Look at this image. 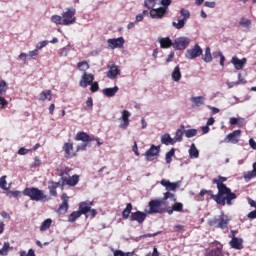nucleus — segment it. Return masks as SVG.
<instances>
[{
  "label": "nucleus",
  "mask_w": 256,
  "mask_h": 256,
  "mask_svg": "<svg viewBox=\"0 0 256 256\" xmlns=\"http://www.w3.org/2000/svg\"><path fill=\"white\" fill-rule=\"evenodd\" d=\"M62 149L64 151V156L67 159L77 156V153H78L77 148L76 149L74 148L73 143L70 140L64 143Z\"/></svg>",
  "instance_id": "nucleus-6"
},
{
  "label": "nucleus",
  "mask_w": 256,
  "mask_h": 256,
  "mask_svg": "<svg viewBox=\"0 0 256 256\" xmlns=\"http://www.w3.org/2000/svg\"><path fill=\"white\" fill-rule=\"evenodd\" d=\"M254 177H256V162L253 164V170L248 171L244 174V178L246 181H250Z\"/></svg>",
  "instance_id": "nucleus-31"
},
{
  "label": "nucleus",
  "mask_w": 256,
  "mask_h": 256,
  "mask_svg": "<svg viewBox=\"0 0 256 256\" xmlns=\"http://www.w3.org/2000/svg\"><path fill=\"white\" fill-rule=\"evenodd\" d=\"M248 219H256V210L254 211H251L249 214H248Z\"/></svg>",
  "instance_id": "nucleus-64"
},
{
  "label": "nucleus",
  "mask_w": 256,
  "mask_h": 256,
  "mask_svg": "<svg viewBox=\"0 0 256 256\" xmlns=\"http://www.w3.org/2000/svg\"><path fill=\"white\" fill-rule=\"evenodd\" d=\"M180 13L185 21L190 18V12L188 10L181 9Z\"/></svg>",
  "instance_id": "nucleus-57"
},
{
  "label": "nucleus",
  "mask_w": 256,
  "mask_h": 256,
  "mask_svg": "<svg viewBox=\"0 0 256 256\" xmlns=\"http://www.w3.org/2000/svg\"><path fill=\"white\" fill-rule=\"evenodd\" d=\"M51 21L57 25H63L64 26V23H63V17L59 16V15H53L51 17Z\"/></svg>",
  "instance_id": "nucleus-44"
},
{
  "label": "nucleus",
  "mask_w": 256,
  "mask_h": 256,
  "mask_svg": "<svg viewBox=\"0 0 256 256\" xmlns=\"http://www.w3.org/2000/svg\"><path fill=\"white\" fill-rule=\"evenodd\" d=\"M10 249H13V247H11V244L9 242H4L2 249H0V255L7 256Z\"/></svg>",
  "instance_id": "nucleus-34"
},
{
  "label": "nucleus",
  "mask_w": 256,
  "mask_h": 256,
  "mask_svg": "<svg viewBox=\"0 0 256 256\" xmlns=\"http://www.w3.org/2000/svg\"><path fill=\"white\" fill-rule=\"evenodd\" d=\"M159 153H160V147L152 145L150 147V149H148L145 152L146 160L147 161H153L154 159H156L159 156Z\"/></svg>",
  "instance_id": "nucleus-8"
},
{
  "label": "nucleus",
  "mask_w": 256,
  "mask_h": 256,
  "mask_svg": "<svg viewBox=\"0 0 256 256\" xmlns=\"http://www.w3.org/2000/svg\"><path fill=\"white\" fill-rule=\"evenodd\" d=\"M28 57H30L33 60H36L39 57V50L36 48L35 50L30 51L28 53Z\"/></svg>",
  "instance_id": "nucleus-53"
},
{
  "label": "nucleus",
  "mask_w": 256,
  "mask_h": 256,
  "mask_svg": "<svg viewBox=\"0 0 256 256\" xmlns=\"http://www.w3.org/2000/svg\"><path fill=\"white\" fill-rule=\"evenodd\" d=\"M167 199H174V201H176L175 195H174L173 193H171V192H166V193H164V198H163V200H164V201H167Z\"/></svg>",
  "instance_id": "nucleus-58"
},
{
  "label": "nucleus",
  "mask_w": 256,
  "mask_h": 256,
  "mask_svg": "<svg viewBox=\"0 0 256 256\" xmlns=\"http://www.w3.org/2000/svg\"><path fill=\"white\" fill-rule=\"evenodd\" d=\"M182 75L180 72V67L176 66L173 73H172V79L176 82H178L181 79Z\"/></svg>",
  "instance_id": "nucleus-37"
},
{
  "label": "nucleus",
  "mask_w": 256,
  "mask_h": 256,
  "mask_svg": "<svg viewBox=\"0 0 256 256\" xmlns=\"http://www.w3.org/2000/svg\"><path fill=\"white\" fill-rule=\"evenodd\" d=\"M108 48L114 50L116 48H122L124 46L125 40L123 37L119 38H113V39H108Z\"/></svg>",
  "instance_id": "nucleus-11"
},
{
  "label": "nucleus",
  "mask_w": 256,
  "mask_h": 256,
  "mask_svg": "<svg viewBox=\"0 0 256 256\" xmlns=\"http://www.w3.org/2000/svg\"><path fill=\"white\" fill-rule=\"evenodd\" d=\"M69 49L64 47L60 50L59 55L60 57H66L68 55Z\"/></svg>",
  "instance_id": "nucleus-61"
},
{
  "label": "nucleus",
  "mask_w": 256,
  "mask_h": 256,
  "mask_svg": "<svg viewBox=\"0 0 256 256\" xmlns=\"http://www.w3.org/2000/svg\"><path fill=\"white\" fill-rule=\"evenodd\" d=\"M204 195H209L210 199H212L213 201H215L216 203L218 202V194H214L212 190H205L202 189L200 191V197H204Z\"/></svg>",
  "instance_id": "nucleus-26"
},
{
  "label": "nucleus",
  "mask_w": 256,
  "mask_h": 256,
  "mask_svg": "<svg viewBox=\"0 0 256 256\" xmlns=\"http://www.w3.org/2000/svg\"><path fill=\"white\" fill-rule=\"evenodd\" d=\"M206 256H223L222 248L216 247L209 251Z\"/></svg>",
  "instance_id": "nucleus-38"
},
{
  "label": "nucleus",
  "mask_w": 256,
  "mask_h": 256,
  "mask_svg": "<svg viewBox=\"0 0 256 256\" xmlns=\"http://www.w3.org/2000/svg\"><path fill=\"white\" fill-rule=\"evenodd\" d=\"M52 220L50 218L44 220L40 226V231H47L51 227Z\"/></svg>",
  "instance_id": "nucleus-40"
},
{
  "label": "nucleus",
  "mask_w": 256,
  "mask_h": 256,
  "mask_svg": "<svg viewBox=\"0 0 256 256\" xmlns=\"http://www.w3.org/2000/svg\"><path fill=\"white\" fill-rule=\"evenodd\" d=\"M61 201L62 203L60 204L57 213H59V215H65V213H67L68 208H69V197L67 196L66 193H63L61 195Z\"/></svg>",
  "instance_id": "nucleus-9"
},
{
  "label": "nucleus",
  "mask_w": 256,
  "mask_h": 256,
  "mask_svg": "<svg viewBox=\"0 0 256 256\" xmlns=\"http://www.w3.org/2000/svg\"><path fill=\"white\" fill-rule=\"evenodd\" d=\"M190 43V40L188 38H179L175 40L174 48L177 50H184Z\"/></svg>",
  "instance_id": "nucleus-20"
},
{
  "label": "nucleus",
  "mask_w": 256,
  "mask_h": 256,
  "mask_svg": "<svg viewBox=\"0 0 256 256\" xmlns=\"http://www.w3.org/2000/svg\"><path fill=\"white\" fill-rule=\"evenodd\" d=\"M75 140L76 141H82V142H87L90 143L92 142L94 139L91 138L87 133L85 132H78L75 136Z\"/></svg>",
  "instance_id": "nucleus-23"
},
{
  "label": "nucleus",
  "mask_w": 256,
  "mask_h": 256,
  "mask_svg": "<svg viewBox=\"0 0 256 256\" xmlns=\"http://www.w3.org/2000/svg\"><path fill=\"white\" fill-rule=\"evenodd\" d=\"M239 24L243 27L249 28L251 26V20L246 18H241Z\"/></svg>",
  "instance_id": "nucleus-52"
},
{
  "label": "nucleus",
  "mask_w": 256,
  "mask_h": 256,
  "mask_svg": "<svg viewBox=\"0 0 256 256\" xmlns=\"http://www.w3.org/2000/svg\"><path fill=\"white\" fill-rule=\"evenodd\" d=\"M240 136H241V130H235L232 133L227 135V137L224 139V142L236 144L239 142Z\"/></svg>",
  "instance_id": "nucleus-13"
},
{
  "label": "nucleus",
  "mask_w": 256,
  "mask_h": 256,
  "mask_svg": "<svg viewBox=\"0 0 256 256\" xmlns=\"http://www.w3.org/2000/svg\"><path fill=\"white\" fill-rule=\"evenodd\" d=\"M39 100L40 101H45V100H48V101H51L52 100V92L51 90H44L40 93L39 95Z\"/></svg>",
  "instance_id": "nucleus-27"
},
{
  "label": "nucleus",
  "mask_w": 256,
  "mask_h": 256,
  "mask_svg": "<svg viewBox=\"0 0 256 256\" xmlns=\"http://www.w3.org/2000/svg\"><path fill=\"white\" fill-rule=\"evenodd\" d=\"M184 133H185V126L181 125L180 128L176 132V135H175V138H174L175 142L176 141L181 142Z\"/></svg>",
  "instance_id": "nucleus-32"
},
{
  "label": "nucleus",
  "mask_w": 256,
  "mask_h": 256,
  "mask_svg": "<svg viewBox=\"0 0 256 256\" xmlns=\"http://www.w3.org/2000/svg\"><path fill=\"white\" fill-rule=\"evenodd\" d=\"M213 56H214V58L220 57V65L222 67H224V62H225L226 59H225L224 55L222 54V52L214 53Z\"/></svg>",
  "instance_id": "nucleus-51"
},
{
  "label": "nucleus",
  "mask_w": 256,
  "mask_h": 256,
  "mask_svg": "<svg viewBox=\"0 0 256 256\" xmlns=\"http://www.w3.org/2000/svg\"><path fill=\"white\" fill-rule=\"evenodd\" d=\"M197 130L196 129H188L184 130V134L187 138H192L197 135Z\"/></svg>",
  "instance_id": "nucleus-47"
},
{
  "label": "nucleus",
  "mask_w": 256,
  "mask_h": 256,
  "mask_svg": "<svg viewBox=\"0 0 256 256\" xmlns=\"http://www.w3.org/2000/svg\"><path fill=\"white\" fill-rule=\"evenodd\" d=\"M23 195L29 197L31 201H48L47 196L42 190L36 187H27L23 190Z\"/></svg>",
  "instance_id": "nucleus-3"
},
{
  "label": "nucleus",
  "mask_w": 256,
  "mask_h": 256,
  "mask_svg": "<svg viewBox=\"0 0 256 256\" xmlns=\"http://www.w3.org/2000/svg\"><path fill=\"white\" fill-rule=\"evenodd\" d=\"M160 183L163 187H166L167 191H176V189H178L179 187L177 183L170 182L169 180L166 179H162Z\"/></svg>",
  "instance_id": "nucleus-22"
},
{
  "label": "nucleus",
  "mask_w": 256,
  "mask_h": 256,
  "mask_svg": "<svg viewBox=\"0 0 256 256\" xmlns=\"http://www.w3.org/2000/svg\"><path fill=\"white\" fill-rule=\"evenodd\" d=\"M119 88L117 86L113 88H105L103 89V94L107 97H113L117 92Z\"/></svg>",
  "instance_id": "nucleus-29"
},
{
  "label": "nucleus",
  "mask_w": 256,
  "mask_h": 256,
  "mask_svg": "<svg viewBox=\"0 0 256 256\" xmlns=\"http://www.w3.org/2000/svg\"><path fill=\"white\" fill-rule=\"evenodd\" d=\"M173 211H176L177 213H182L183 211V204L180 202H176L173 206H172Z\"/></svg>",
  "instance_id": "nucleus-49"
},
{
  "label": "nucleus",
  "mask_w": 256,
  "mask_h": 256,
  "mask_svg": "<svg viewBox=\"0 0 256 256\" xmlns=\"http://www.w3.org/2000/svg\"><path fill=\"white\" fill-rule=\"evenodd\" d=\"M208 225H210V227H216V229H227L228 225H229V219L225 218L224 213H222L221 215L215 216L212 219H210L208 221Z\"/></svg>",
  "instance_id": "nucleus-4"
},
{
  "label": "nucleus",
  "mask_w": 256,
  "mask_h": 256,
  "mask_svg": "<svg viewBox=\"0 0 256 256\" xmlns=\"http://www.w3.org/2000/svg\"><path fill=\"white\" fill-rule=\"evenodd\" d=\"M189 155H190L191 158H198L199 157V151L196 148L194 143L191 144V148L189 150Z\"/></svg>",
  "instance_id": "nucleus-39"
},
{
  "label": "nucleus",
  "mask_w": 256,
  "mask_h": 256,
  "mask_svg": "<svg viewBox=\"0 0 256 256\" xmlns=\"http://www.w3.org/2000/svg\"><path fill=\"white\" fill-rule=\"evenodd\" d=\"M91 92H97L99 90V85L97 82H92L91 84V88H90Z\"/></svg>",
  "instance_id": "nucleus-60"
},
{
  "label": "nucleus",
  "mask_w": 256,
  "mask_h": 256,
  "mask_svg": "<svg viewBox=\"0 0 256 256\" xmlns=\"http://www.w3.org/2000/svg\"><path fill=\"white\" fill-rule=\"evenodd\" d=\"M58 187H60V183L59 182H54V181H49L48 182V189H49V193L52 197H57V190Z\"/></svg>",
  "instance_id": "nucleus-24"
},
{
  "label": "nucleus",
  "mask_w": 256,
  "mask_h": 256,
  "mask_svg": "<svg viewBox=\"0 0 256 256\" xmlns=\"http://www.w3.org/2000/svg\"><path fill=\"white\" fill-rule=\"evenodd\" d=\"M159 43H160V47L162 49H168L171 46L174 47V43L172 42V40L169 37L159 39Z\"/></svg>",
  "instance_id": "nucleus-25"
},
{
  "label": "nucleus",
  "mask_w": 256,
  "mask_h": 256,
  "mask_svg": "<svg viewBox=\"0 0 256 256\" xmlns=\"http://www.w3.org/2000/svg\"><path fill=\"white\" fill-rule=\"evenodd\" d=\"M41 165V160L39 159V157H35L34 162L32 163V167L37 168Z\"/></svg>",
  "instance_id": "nucleus-62"
},
{
  "label": "nucleus",
  "mask_w": 256,
  "mask_h": 256,
  "mask_svg": "<svg viewBox=\"0 0 256 256\" xmlns=\"http://www.w3.org/2000/svg\"><path fill=\"white\" fill-rule=\"evenodd\" d=\"M203 53V50L201 49V47L196 44L192 49L187 50L186 52V58L193 60L199 56H201Z\"/></svg>",
  "instance_id": "nucleus-10"
},
{
  "label": "nucleus",
  "mask_w": 256,
  "mask_h": 256,
  "mask_svg": "<svg viewBox=\"0 0 256 256\" xmlns=\"http://www.w3.org/2000/svg\"><path fill=\"white\" fill-rule=\"evenodd\" d=\"M203 60L206 62V63H210L212 61V55H211V49L210 47H207L205 49V55L203 56Z\"/></svg>",
  "instance_id": "nucleus-41"
},
{
  "label": "nucleus",
  "mask_w": 256,
  "mask_h": 256,
  "mask_svg": "<svg viewBox=\"0 0 256 256\" xmlns=\"http://www.w3.org/2000/svg\"><path fill=\"white\" fill-rule=\"evenodd\" d=\"M174 155H175V149H174V148H172L169 152L166 153L165 159H166V162H167L168 164L171 163L172 157H173Z\"/></svg>",
  "instance_id": "nucleus-48"
},
{
  "label": "nucleus",
  "mask_w": 256,
  "mask_h": 256,
  "mask_svg": "<svg viewBox=\"0 0 256 256\" xmlns=\"http://www.w3.org/2000/svg\"><path fill=\"white\" fill-rule=\"evenodd\" d=\"M244 240L242 238H237L236 236H233V238H231V241L229 242L230 247H232V249H236L237 251H241V249H243L244 245Z\"/></svg>",
  "instance_id": "nucleus-16"
},
{
  "label": "nucleus",
  "mask_w": 256,
  "mask_h": 256,
  "mask_svg": "<svg viewBox=\"0 0 256 256\" xmlns=\"http://www.w3.org/2000/svg\"><path fill=\"white\" fill-rule=\"evenodd\" d=\"M163 201L162 200H151L149 202V211L148 214L149 215H155L157 213H163V209H161V205H162Z\"/></svg>",
  "instance_id": "nucleus-7"
},
{
  "label": "nucleus",
  "mask_w": 256,
  "mask_h": 256,
  "mask_svg": "<svg viewBox=\"0 0 256 256\" xmlns=\"http://www.w3.org/2000/svg\"><path fill=\"white\" fill-rule=\"evenodd\" d=\"M244 118H235L232 117L230 118V124L233 125H237L238 127H242L244 125Z\"/></svg>",
  "instance_id": "nucleus-35"
},
{
  "label": "nucleus",
  "mask_w": 256,
  "mask_h": 256,
  "mask_svg": "<svg viewBox=\"0 0 256 256\" xmlns=\"http://www.w3.org/2000/svg\"><path fill=\"white\" fill-rule=\"evenodd\" d=\"M108 73L107 77L110 79L116 78L118 75L121 74V71L119 69V66L115 65L114 63L108 65Z\"/></svg>",
  "instance_id": "nucleus-17"
},
{
  "label": "nucleus",
  "mask_w": 256,
  "mask_h": 256,
  "mask_svg": "<svg viewBox=\"0 0 256 256\" xmlns=\"http://www.w3.org/2000/svg\"><path fill=\"white\" fill-rule=\"evenodd\" d=\"M227 181L226 177L218 176V178L213 179V183L217 184V189H220V187H227L224 182Z\"/></svg>",
  "instance_id": "nucleus-28"
},
{
  "label": "nucleus",
  "mask_w": 256,
  "mask_h": 256,
  "mask_svg": "<svg viewBox=\"0 0 256 256\" xmlns=\"http://www.w3.org/2000/svg\"><path fill=\"white\" fill-rule=\"evenodd\" d=\"M217 189V205H221L222 207H224V205H232V201L237 199V195L227 186H221Z\"/></svg>",
  "instance_id": "nucleus-2"
},
{
  "label": "nucleus",
  "mask_w": 256,
  "mask_h": 256,
  "mask_svg": "<svg viewBox=\"0 0 256 256\" xmlns=\"http://www.w3.org/2000/svg\"><path fill=\"white\" fill-rule=\"evenodd\" d=\"M130 116H131V113L128 110L122 111V116L120 118L122 120V123L119 125L121 129H124V130L127 129L130 123V120H129Z\"/></svg>",
  "instance_id": "nucleus-19"
},
{
  "label": "nucleus",
  "mask_w": 256,
  "mask_h": 256,
  "mask_svg": "<svg viewBox=\"0 0 256 256\" xmlns=\"http://www.w3.org/2000/svg\"><path fill=\"white\" fill-rule=\"evenodd\" d=\"M114 256H126V253H124L122 250H115L113 252Z\"/></svg>",
  "instance_id": "nucleus-63"
},
{
  "label": "nucleus",
  "mask_w": 256,
  "mask_h": 256,
  "mask_svg": "<svg viewBox=\"0 0 256 256\" xmlns=\"http://www.w3.org/2000/svg\"><path fill=\"white\" fill-rule=\"evenodd\" d=\"M132 209H133L132 204H131V203H128V204L126 205V208H125V209L123 210V212H122V217H123V219H129V215H130Z\"/></svg>",
  "instance_id": "nucleus-36"
},
{
  "label": "nucleus",
  "mask_w": 256,
  "mask_h": 256,
  "mask_svg": "<svg viewBox=\"0 0 256 256\" xmlns=\"http://www.w3.org/2000/svg\"><path fill=\"white\" fill-rule=\"evenodd\" d=\"M166 12H167V8H163V7H160L157 9L153 8L150 10V16L154 19H161L164 17Z\"/></svg>",
  "instance_id": "nucleus-18"
},
{
  "label": "nucleus",
  "mask_w": 256,
  "mask_h": 256,
  "mask_svg": "<svg viewBox=\"0 0 256 256\" xmlns=\"http://www.w3.org/2000/svg\"><path fill=\"white\" fill-rule=\"evenodd\" d=\"M77 69L86 73V70L89 69V64L86 61L79 62L77 64Z\"/></svg>",
  "instance_id": "nucleus-42"
},
{
  "label": "nucleus",
  "mask_w": 256,
  "mask_h": 256,
  "mask_svg": "<svg viewBox=\"0 0 256 256\" xmlns=\"http://www.w3.org/2000/svg\"><path fill=\"white\" fill-rule=\"evenodd\" d=\"M61 179L63 181L62 187L64 185H67L68 187H75L79 182V175L75 174L71 177H62Z\"/></svg>",
  "instance_id": "nucleus-12"
},
{
  "label": "nucleus",
  "mask_w": 256,
  "mask_h": 256,
  "mask_svg": "<svg viewBox=\"0 0 256 256\" xmlns=\"http://www.w3.org/2000/svg\"><path fill=\"white\" fill-rule=\"evenodd\" d=\"M160 2L161 5H163L162 8H166V10L168 9V6L171 4V0H158Z\"/></svg>",
  "instance_id": "nucleus-59"
},
{
  "label": "nucleus",
  "mask_w": 256,
  "mask_h": 256,
  "mask_svg": "<svg viewBox=\"0 0 256 256\" xmlns=\"http://www.w3.org/2000/svg\"><path fill=\"white\" fill-rule=\"evenodd\" d=\"M161 142L165 145H169V144L173 145L176 143V141L172 139L169 134H164L161 137Z\"/></svg>",
  "instance_id": "nucleus-33"
},
{
  "label": "nucleus",
  "mask_w": 256,
  "mask_h": 256,
  "mask_svg": "<svg viewBox=\"0 0 256 256\" xmlns=\"http://www.w3.org/2000/svg\"><path fill=\"white\" fill-rule=\"evenodd\" d=\"M146 217H147L146 213L141 211H136L131 213L130 221H137L139 225H142Z\"/></svg>",
  "instance_id": "nucleus-14"
},
{
  "label": "nucleus",
  "mask_w": 256,
  "mask_h": 256,
  "mask_svg": "<svg viewBox=\"0 0 256 256\" xmlns=\"http://www.w3.org/2000/svg\"><path fill=\"white\" fill-rule=\"evenodd\" d=\"M231 63L234 65L236 70H242L247 63V59L243 58L240 60L237 56H234L231 60Z\"/></svg>",
  "instance_id": "nucleus-21"
},
{
  "label": "nucleus",
  "mask_w": 256,
  "mask_h": 256,
  "mask_svg": "<svg viewBox=\"0 0 256 256\" xmlns=\"http://www.w3.org/2000/svg\"><path fill=\"white\" fill-rule=\"evenodd\" d=\"M93 81H94L93 74L84 73L79 82V85L83 88H86L87 86L91 85Z\"/></svg>",
  "instance_id": "nucleus-15"
},
{
  "label": "nucleus",
  "mask_w": 256,
  "mask_h": 256,
  "mask_svg": "<svg viewBox=\"0 0 256 256\" xmlns=\"http://www.w3.org/2000/svg\"><path fill=\"white\" fill-rule=\"evenodd\" d=\"M9 105V102H7V99L4 97H0V110L5 109Z\"/></svg>",
  "instance_id": "nucleus-56"
},
{
  "label": "nucleus",
  "mask_w": 256,
  "mask_h": 256,
  "mask_svg": "<svg viewBox=\"0 0 256 256\" xmlns=\"http://www.w3.org/2000/svg\"><path fill=\"white\" fill-rule=\"evenodd\" d=\"M75 14L76 10L74 8H67L66 11L62 13L64 26L76 23Z\"/></svg>",
  "instance_id": "nucleus-5"
},
{
  "label": "nucleus",
  "mask_w": 256,
  "mask_h": 256,
  "mask_svg": "<svg viewBox=\"0 0 256 256\" xmlns=\"http://www.w3.org/2000/svg\"><path fill=\"white\" fill-rule=\"evenodd\" d=\"M9 89V84L5 82L4 80L0 81V95L7 92Z\"/></svg>",
  "instance_id": "nucleus-45"
},
{
  "label": "nucleus",
  "mask_w": 256,
  "mask_h": 256,
  "mask_svg": "<svg viewBox=\"0 0 256 256\" xmlns=\"http://www.w3.org/2000/svg\"><path fill=\"white\" fill-rule=\"evenodd\" d=\"M186 22H187V20L181 19V20L178 21V23L173 22L172 25H173L176 29L180 30V29H182V28L185 26Z\"/></svg>",
  "instance_id": "nucleus-46"
},
{
  "label": "nucleus",
  "mask_w": 256,
  "mask_h": 256,
  "mask_svg": "<svg viewBox=\"0 0 256 256\" xmlns=\"http://www.w3.org/2000/svg\"><path fill=\"white\" fill-rule=\"evenodd\" d=\"M89 143L90 142H83V143L77 145V147H76L77 152L78 151H85L87 146L89 145Z\"/></svg>",
  "instance_id": "nucleus-55"
},
{
  "label": "nucleus",
  "mask_w": 256,
  "mask_h": 256,
  "mask_svg": "<svg viewBox=\"0 0 256 256\" xmlns=\"http://www.w3.org/2000/svg\"><path fill=\"white\" fill-rule=\"evenodd\" d=\"M7 176H2L0 178V189H4V191H7Z\"/></svg>",
  "instance_id": "nucleus-50"
},
{
  "label": "nucleus",
  "mask_w": 256,
  "mask_h": 256,
  "mask_svg": "<svg viewBox=\"0 0 256 256\" xmlns=\"http://www.w3.org/2000/svg\"><path fill=\"white\" fill-rule=\"evenodd\" d=\"M7 197H14V198H17V197H21V191H8L6 193Z\"/></svg>",
  "instance_id": "nucleus-54"
},
{
  "label": "nucleus",
  "mask_w": 256,
  "mask_h": 256,
  "mask_svg": "<svg viewBox=\"0 0 256 256\" xmlns=\"http://www.w3.org/2000/svg\"><path fill=\"white\" fill-rule=\"evenodd\" d=\"M190 101L196 106L200 107L205 103V98L203 96L191 97Z\"/></svg>",
  "instance_id": "nucleus-30"
},
{
  "label": "nucleus",
  "mask_w": 256,
  "mask_h": 256,
  "mask_svg": "<svg viewBox=\"0 0 256 256\" xmlns=\"http://www.w3.org/2000/svg\"><path fill=\"white\" fill-rule=\"evenodd\" d=\"M157 2L158 0H145L144 5L146 8H148L151 11L152 9H154Z\"/></svg>",
  "instance_id": "nucleus-43"
},
{
  "label": "nucleus",
  "mask_w": 256,
  "mask_h": 256,
  "mask_svg": "<svg viewBox=\"0 0 256 256\" xmlns=\"http://www.w3.org/2000/svg\"><path fill=\"white\" fill-rule=\"evenodd\" d=\"M92 205H94L93 201H83L79 203V209L77 211L72 212L68 217V223H75L76 219H79L81 215H85L86 219L88 217H91V219H94L97 215V210L92 209Z\"/></svg>",
  "instance_id": "nucleus-1"
}]
</instances>
